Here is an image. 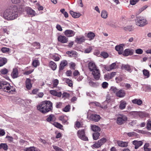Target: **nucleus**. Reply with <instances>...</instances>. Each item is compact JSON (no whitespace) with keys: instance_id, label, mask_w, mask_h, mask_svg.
<instances>
[{"instance_id":"nucleus-2","label":"nucleus","mask_w":151,"mask_h":151,"mask_svg":"<svg viewBox=\"0 0 151 151\" xmlns=\"http://www.w3.org/2000/svg\"><path fill=\"white\" fill-rule=\"evenodd\" d=\"M52 107V103L49 101H46L38 105L37 109L42 113H45L51 110Z\"/></svg>"},{"instance_id":"nucleus-56","label":"nucleus","mask_w":151,"mask_h":151,"mask_svg":"<svg viewBox=\"0 0 151 151\" xmlns=\"http://www.w3.org/2000/svg\"><path fill=\"white\" fill-rule=\"evenodd\" d=\"M147 128L148 130L151 129V121L150 120H148L147 123Z\"/></svg>"},{"instance_id":"nucleus-21","label":"nucleus","mask_w":151,"mask_h":151,"mask_svg":"<svg viewBox=\"0 0 151 151\" xmlns=\"http://www.w3.org/2000/svg\"><path fill=\"white\" fill-rule=\"evenodd\" d=\"M127 105L126 102L124 100H122L120 102L119 108L121 110H123L125 108Z\"/></svg>"},{"instance_id":"nucleus-24","label":"nucleus","mask_w":151,"mask_h":151,"mask_svg":"<svg viewBox=\"0 0 151 151\" xmlns=\"http://www.w3.org/2000/svg\"><path fill=\"white\" fill-rule=\"evenodd\" d=\"M68 63L67 61L65 60H64L62 61L60 64L59 69L60 70H63L64 67L66 66Z\"/></svg>"},{"instance_id":"nucleus-5","label":"nucleus","mask_w":151,"mask_h":151,"mask_svg":"<svg viewBox=\"0 0 151 151\" xmlns=\"http://www.w3.org/2000/svg\"><path fill=\"white\" fill-rule=\"evenodd\" d=\"M127 120V116L123 114H118L116 119V122L117 124L121 125Z\"/></svg>"},{"instance_id":"nucleus-3","label":"nucleus","mask_w":151,"mask_h":151,"mask_svg":"<svg viewBox=\"0 0 151 151\" xmlns=\"http://www.w3.org/2000/svg\"><path fill=\"white\" fill-rule=\"evenodd\" d=\"M2 87L4 91L9 93L13 94L15 91V88L13 86H11L10 84L6 82H4Z\"/></svg>"},{"instance_id":"nucleus-33","label":"nucleus","mask_w":151,"mask_h":151,"mask_svg":"<svg viewBox=\"0 0 151 151\" xmlns=\"http://www.w3.org/2000/svg\"><path fill=\"white\" fill-rule=\"evenodd\" d=\"M149 115L148 114L145 112L138 111V116L141 118L147 116Z\"/></svg>"},{"instance_id":"nucleus-48","label":"nucleus","mask_w":151,"mask_h":151,"mask_svg":"<svg viewBox=\"0 0 151 151\" xmlns=\"http://www.w3.org/2000/svg\"><path fill=\"white\" fill-rule=\"evenodd\" d=\"M147 7V5H145L142 8H140L139 9L138 12L136 13L137 14H138L142 12L143 11L145 10Z\"/></svg>"},{"instance_id":"nucleus-53","label":"nucleus","mask_w":151,"mask_h":151,"mask_svg":"<svg viewBox=\"0 0 151 151\" xmlns=\"http://www.w3.org/2000/svg\"><path fill=\"white\" fill-rule=\"evenodd\" d=\"M8 72V70L6 68H4L1 69L0 70V72L2 74H6Z\"/></svg>"},{"instance_id":"nucleus-6","label":"nucleus","mask_w":151,"mask_h":151,"mask_svg":"<svg viewBox=\"0 0 151 151\" xmlns=\"http://www.w3.org/2000/svg\"><path fill=\"white\" fill-rule=\"evenodd\" d=\"M77 134L78 137L81 140L85 141L88 140V138L86 136L84 129L79 130L77 132Z\"/></svg>"},{"instance_id":"nucleus-18","label":"nucleus","mask_w":151,"mask_h":151,"mask_svg":"<svg viewBox=\"0 0 151 151\" xmlns=\"http://www.w3.org/2000/svg\"><path fill=\"white\" fill-rule=\"evenodd\" d=\"M132 103L139 106H141L142 104V101L140 99H134L131 101Z\"/></svg>"},{"instance_id":"nucleus-23","label":"nucleus","mask_w":151,"mask_h":151,"mask_svg":"<svg viewBox=\"0 0 151 151\" xmlns=\"http://www.w3.org/2000/svg\"><path fill=\"white\" fill-rule=\"evenodd\" d=\"M50 93L53 95L58 97H60L62 95L61 92H57L55 90H51L50 91Z\"/></svg>"},{"instance_id":"nucleus-12","label":"nucleus","mask_w":151,"mask_h":151,"mask_svg":"<svg viewBox=\"0 0 151 151\" xmlns=\"http://www.w3.org/2000/svg\"><path fill=\"white\" fill-rule=\"evenodd\" d=\"M58 39L59 42L63 43H66L68 41V38L64 35H59L58 37Z\"/></svg>"},{"instance_id":"nucleus-46","label":"nucleus","mask_w":151,"mask_h":151,"mask_svg":"<svg viewBox=\"0 0 151 151\" xmlns=\"http://www.w3.org/2000/svg\"><path fill=\"white\" fill-rule=\"evenodd\" d=\"M91 129L94 132L100 131V128L96 125H93L91 126Z\"/></svg>"},{"instance_id":"nucleus-38","label":"nucleus","mask_w":151,"mask_h":151,"mask_svg":"<svg viewBox=\"0 0 151 151\" xmlns=\"http://www.w3.org/2000/svg\"><path fill=\"white\" fill-rule=\"evenodd\" d=\"M89 85L91 86L97 87L99 85V83L97 82H94L92 81H90L89 82Z\"/></svg>"},{"instance_id":"nucleus-10","label":"nucleus","mask_w":151,"mask_h":151,"mask_svg":"<svg viewBox=\"0 0 151 151\" xmlns=\"http://www.w3.org/2000/svg\"><path fill=\"white\" fill-rule=\"evenodd\" d=\"M134 50L131 48L125 49L123 52V55L125 56L131 55L133 54Z\"/></svg>"},{"instance_id":"nucleus-49","label":"nucleus","mask_w":151,"mask_h":151,"mask_svg":"<svg viewBox=\"0 0 151 151\" xmlns=\"http://www.w3.org/2000/svg\"><path fill=\"white\" fill-rule=\"evenodd\" d=\"M3 31L4 33L7 34L9 33V27H4L3 28Z\"/></svg>"},{"instance_id":"nucleus-62","label":"nucleus","mask_w":151,"mask_h":151,"mask_svg":"<svg viewBox=\"0 0 151 151\" xmlns=\"http://www.w3.org/2000/svg\"><path fill=\"white\" fill-rule=\"evenodd\" d=\"M129 137L136 136V133L134 132H131L127 133Z\"/></svg>"},{"instance_id":"nucleus-34","label":"nucleus","mask_w":151,"mask_h":151,"mask_svg":"<svg viewBox=\"0 0 151 151\" xmlns=\"http://www.w3.org/2000/svg\"><path fill=\"white\" fill-rule=\"evenodd\" d=\"M130 115L132 117L137 118L138 117V111H133L129 113Z\"/></svg>"},{"instance_id":"nucleus-29","label":"nucleus","mask_w":151,"mask_h":151,"mask_svg":"<svg viewBox=\"0 0 151 151\" xmlns=\"http://www.w3.org/2000/svg\"><path fill=\"white\" fill-rule=\"evenodd\" d=\"M33 66L35 67H36L40 65V63L38 58H35L33 60L32 63Z\"/></svg>"},{"instance_id":"nucleus-22","label":"nucleus","mask_w":151,"mask_h":151,"mask_svg":"<svg viewBox=\"0 0 151 151\" xmlns=\"http://www.w3.org/2000/svg\"><path fill=\"white\" fill-rule=\"evenodd\" d=\"M59 119L63 122V123L68 124V122H67L68 118L67 116H61L59 117Z\"/></svg>"},{"instance_id":"nucleus-13","label":"nucleus","mask_w":151,"mask_h":151,"mask_svg":"<svg viewBox=\"0 0 151 151\" xmlns=\"http://www.w3.org/2000/svg\"><path fill=\"white\" fill-rule=\"evenodd\" d=\"M126 92L122 89L118 90L116 94V96L119 98L124 97L126 95Z\"/></svg>"},{"instance_id":"nucleus-60","label":"nucleus","mask_w":151,"mask_h":151,"mask_svg":"<svg viewBox=\"0 0 151 151\" xmlns=\"http://www.w3.org/2000/svg\"><path fill=\"white\" fill-rule=\"evenodd\" d=\"M108 85L109 84L107 82H104L102 83V86L104 88H106L108 87Z\"/></svg>"},{"instance_id":"nucleus-43","label":"nucleus","mask_w":151,"mask_h":151,"mask_svg":"<svg viewBox=\"0 0 151 151\" xmlns=\"http://www.w3.org/2000/svg\"><path fill=\"white\" fill-rule=\"evenodd\" d=\"M106 139L104 138H103L99 140L98 142L100 147L106 142Z\"/></svg>"},{"instance_id":"nucleus-14","label":"nucleus","mask_w":151,"mask_h":151,"mask_svg":"<svg viewBox=\"0 0 151 151\" xmlns=\"http://www.w3.org/2000/svg\"><path fill=\"white\" fill-rule=\"evenodd\" d=\"M124 44H121L119 45L116 46L115 47V50L118 52L119 54H122L123 53V48Z\"/></svg>"},{"instance_id":"nucleus-61","label":"nucleus","mask_w":151,"mask_h":151,"mask_svg":"<svg viewBox=\"0 0 151 151\" xmlns=\"http://www.w3.org/2000/svg\"><path fill=\"white\" fill-rule=\"evenodd\" d=\"M139 0H130V3L131 4L134 5L138 2Z\"/></svg>"},{"instance_id":"nucleus-52","label":"nucleus","mask_w":151,"mask_h":151,"mask_svg":"<svg viewBox=\"0 0 151 151\" xmlns=\"http://www.w3.org/2000/svg\"><path fill=\"white\" fill-rule=\"evenodd\" d=\"M118 90L116 87L114 86L111 87L110 88V91L114 93L116 95Z\"/></svg>"},{"instance_id":"nucleus-30","label":"nucleus","mask_w":151,"mask_h":151,"mask_svg":"<svg viewBox=\"0 0 151 151\" xmlns=\"http://www.w3.org/2000/svg\"><path fill=\"white\" fill-rule=\"evenodd\" d=\"M70 13L72 16L74 18H78L81 15L79 13L74 12L72 11L70 12Z\"/></svg>"},{"instance_id":"nucleus-19","label":"nucleus","mask_w":151,"mask_h":151,"mask_svg":"<svg viewBox=\"0 0 151 151\" xmlns=\"http://www.w3.org/2000/svg\"><path fill=\"white\" fill-rule=\"evenodd\" d=\"M25 71L24 72V74L25 75H28L31 74L34 71L33 69L31 67H28L25 69Z\"/></svg>"},{"instance_id":"nucleus-42","label":"nucleus","mask_w":151,"mask_h":151,"mask_svg":"<svg viewBox=\"0 0 151 151\" xmlns=\"http://www.w3.org/2000/svg\"><path fill=\"white\" fill-rule=\"evenodd\" d=\"M95 36L94 33L91 32L88 33L87 35V37L90 40H93Z\"/></svg>"},{"instance_id":"nucleus-9","label":"nucleus","mask_w":151,"mask_h":151,"mask_svg":"<svg viewBox=\"0 0 151 151\" xmlns=\"http://www.w3.org/2000/svg\"><path fill=\"white\" fill-rule=\"evenodd\" d=\"M94 78L96 80H99L100 77V72L99 69L98 68L94 71L92 72Z\"/></svg>"},{"instance_id":"nucleus-17","label":"nucleus","mask_w":151,"mask_h":151,"mask_svg":"<svg viewBox=\"0 0 151 151\" xmlns=\"http://www.w3.org/2000/svg\"><path fill=\"white\" fill-rule=\"evenodd\" d=\"M31 82V80L29 78H27L25 81L26 88L28 90H30L32 86V85Z\"/></svg>"},{"instance_id":"nucleus-37","label":"nucleus","mask_w":151,"mask_h":151,"mask_svg":"<svg viewBox=\"0 0 151 151\" xmlns=\"http://www.w3.org/2000/svg\"><path fill=\"white\" fill-rule=\"evenodd\" d=\"M116 68V63H113L111 64L108 67H106V69L108 71H110V70L114 69Z\"/></svg>"},{"instance_id":"nucleus-40","label":"nucleus","mask_w":151,"mask_h":151,"mask_svg":"<svg viewBox=\"0 0 151 151\" xmlns=\"http://www.w3.org/2000/svg\"><path fill=\"white\" fill-rule=\"evenodd\" d=\"M55 116L52 114L50 115L47 118L46 120L47 121L50 122L52 121L55 120Z\"/></svg>"},{"instance_id":"nucleus-45","label":"nucleus","mask_w":151,"mask_h":151,"mask_svg":"<svg viewBox=\"0 0 151 151\" xmlns=\"http://www.w3.org/2000/svg\"><path fill=\"white\" fill-rule=\"evenodd\" d=\"M53 125L56 127L59 128L61 129H63V126L57 122H55L53 123Z\"/></svg>"},{"instance_id":"nucleus-50","label":"nucleus","mask_w":151,"mask_h":151,"mask_svg":"<svg viewBox=\"0 0 151 151\" xmlns=\"http://www.w3.org/2000/svg\"><path fill=\"white\" fill-rule=\"evenodd\" d=\"M65 80L66 82L68 84L69 86L71 87L73 86V83L71 80L68 78H65Z\"/></svg>"},{"instance_id":"nucleus-44","label":"nucleus","mask_w":151,"mask_h":151,"mask_svg":"<svg viewBox=\"0 0 151 151\" xmlns=\"http://www.w3.org/2000/svg\"><path fill=\"white\" fill-rule=\"evenodd\" d=\"M100 136V134L98 132H94L93 134V139L96 140Z\"/></svg>"},{"instance_id":"nucleus-25","label":"nucleus","mask_w":151,"mask_h":151,"mask_svg":"<svg viewBox=\"0 0 151 151\" xmlns=\"http://www.w3.org/2000/svg\"><path fill=\"white\" fill-rule=\"evenodd\" d=\"M11 75L13 78H17L18 76V70L17 68L14 69Z\"/></svg>"},{"instance_id":"nucleus-47","label":"nucleus","mask_w":151,"mask_h":151,"mask_svg":"<svg viewBox=\"0 0 151 151\" xmlns=\"http://www.w3.org/2000/svg\"><path fill=\"white\" fill-rule=\"evenodd\" d=\"M89 105L93 107L94 106H99L100 104L98 102H94L89 103Z\"/></svg>"},{"instance_id":"nucleus-51","label":"nucleus","mask_w":151,"mask_h":151,"mask_svg":"<svg viewBox=\"0 0 151 151\" xmlns=\"http://www.w3.org/2000/svg\"><path fill=\"white\" fill-rule=\"evenodd\" d=\"M149 146V145L148 143H146L145 144L144 146V149L145 151H150V149L148 147Z\"/></svg>"},{"instance_id":"nucleus-36","label":"nucleus","mask_w":151,"mask_h":151,"mask_svg":"<svg viewBox=\"0 0 151 151\" xmlns=\"http://www.w3.org/2000/svg\"><path fill=\"white\" fill-rule=\"evenodd\" d=\"M8 149V146L6 143H2L0 144V149H3L7 151Z\"/></svg>"},{"instance_id":"nucleus-31","label":"nucleus","mask_w":151,"mask_h":151,"mask_svg":"<svg viewBox=\"0 0 151 151\" xmlns=\"http://www.w3.org/2000/svg\"><path fill=\"white\" fill-rule=\"evenodd\" d=\"M24 151H40L39 149L34 147L26 148L24 149Z\"/></svg>"},{"instance_id":"nucleus-16","label":"nucleus","mask_w":151,"mask_h":151,"mask_svg":"<svg viewBox=\"0 0 151 151\" xmlns=\"http://www.w3.org/2000/svg\"><path fill=\"white\" fill-rule=\"evenodd\" d=\"M142 142L141 141H138L135 140L132 142V144L135 145L134 148L136 149L142 146Z\"/></svg>"},{"instance_id":"nucleus-54","label":"nucleus","mask_w":151,"mask_h":151,"mask_svg":"<svg viewBox=\"0 0 151 151\" xmlns=\"http://www.w3.org/2000/svg\"><path fill=\"white\" fill-rule=\"evenodd\" d=\"M52 147L53 149L55 150V151H64L61 148L58 147L55 145H53Z\"/></svg>"},{"instance_id":"nucleus-7","label":"nucleus","mask_w":151,"mask_h":151,"mask_svg":"<svg viewBox=\"0 0 151 151\" xmlns=\"http://www.w3.org/2000/svg\"><path fill=\"white\" fill-rule=\"evenodd\" d=\"M88 67L89 71L92 72L98 68L93 61H91L88 63Z\"/></svg>"},{"instance_id":"nucleus-64","label":"nucleus","mask_w":151,"mask_h":151,"mask_svg":"<svg viewBox=\"0 0 151 151\" xmlns=\"http://www.w3.org/2000/svg\"><path fill=\"white\" fill-rule=\"evenodd\" d=\"M53 85L54 87H56L59 83V81L57 79H55L53 81Z\"/></svg>"},{"instance_id":"nucleus-59","label":"nucleus","mask_w":151,"mask_h":151,"mask_svg":"<svg viewBox=\"0 0 151 151\" xmlns=\"http://www.w3.org/2000/svg\"><path fill=\"white\" fill-rule=\"evenodd\" d=\"M70 109V106L69 105L66 106L63 109V111L67 112L69 111Z\"/></svg>"},{"instance_id":"nucleus-28","label":"nucleus","mask_w":151,"mask_h":151,"mask_svg":"<svg viewBox=\"0 0 151 151\" xmlns=\"http://www.w3.org/2000/svg\"><path fill=\"white\" fill-rule=\"evenodd\" d=\"M7 59L6 58H0V67L5 64L7 63Z\"/></svg>"},{"instance_id":"nucleus-57","label":"nucleus","mask_w":151,"mask_h":151,"mask_svg":"<svg viewBox=\"0 0 151 151\" xmlns=\"http://www.w3.org/2000/svg\"><path fill=\"white\" fill-rule=\"evenodd\" d=\"M101 55L104 58H106L108 57V54L105 52H101Z\"/></svg>"},{"instance_id":"nucleus-1","label":"nucleus","mask_w":151,"mask_h":151,"mask_svg":"<svg viewBox=\"0 0 151 151\" xmlns=\"http://www.w3.org/2000/svg\"><path fill=\"white\" fill-rule=\"evenodd\" d=\"M18 12L16 7H10L5 10L3 14L0 13V15L8 20L15 19L18 16Z\"/></svg>"},{"instance_id":"nucleus-27","label":"nucleus","mask_w":151,"mask_h":151,"mask_svg":"<svg viewBox=\"0 0 151 151\" xmlns=\"http://www.w3.org/2000/svg\"><path fill=\"white\" fill-rule=\"evenodd\" d=\"M85 39L84 37L83 36L81 37H79L76 38V42L78 43H81L83 42Z\"/></svg>"},{"instance_id":"nucleus-32","label":"nucleus","mask_w":151,"mask_h":151,"mask_svg":"<svg viewBox=\"0 0 151 151\" xmlns=\"http://www.w3.org/2000/svg\"><path fill=\"white\" fill-rule=\"evenodd\" d=\"M49 66L53 70H55L57 68L56 64L55 62L52 61H50V62Z\"/></svg>"},{"instance_id":"nucleus-20","label":"nucleus","mask_w":151,"mask_h":151,"mask_svg":"<svg viewBox=\"0 0 151 151\" xmlns=\"http://www.w3.org/2000/svg\"><path fill=\"white\" fill-rule=\"evenodd\" d=\"M122 69L126 70L130 73H131L132 70V67L128 64L122 65Z\"/></svg>"},{"instance_id":"nucleus-15","label":"nucleus","mask_w":151,"mask_h":151,"mask_svg":"<svg viewBox=\"0 0 151 151\" xmlns=\"http://www.w3.org/2000/svg\"><path fill=\"white\" fill-rule=\"evenodd\" d=\"M100 119V116L98 114H91L90 116V119L95 122L98 121Z\"/></svg>"},{"instance_id":"nucleus-58","label":"nucleus","mask_w":151,"mask_h":151,"mask_svg":"<svg viewBox=\"0 0 151 151\" xmlns=\"http://www.w3.org/2000/svg\"><path fill=\"white\" fill-rule=\"evenodd\" d=\"M52 58L55 61H58L60 59V58L59 55H53Z\"/></svg>"},{"instance_id":"nucleus-55","label":"nucleus","mask_w":151,"mask_h":151,"mask_svg":"<svg viewBox=\"0 0 151 151\" xmlns=\"http://www.w3.org/2000/svg\"><path fill=\"white\" fill-rule=\"evenodd\" d=\"M52 147L53 149L55 150V151H64L61 148L58 147L55 145H53Z\"/></svg>"},{"instance_id":"nucleus-4","label":"nucleus","mask_w":151,"mask_h":151,"mask_svg":"<svg viewBox=\"0 0 151 151\" xmlns=\"http://www.w3.org/2000/svg\"><path fill=\"white\" fill-rule=\"evenodd\" d=\"M136 24L140 27H142L147 24L146 19L142 17L138 16L135 20Z\"/></svg>"},{"instance_id":"nucleus-41","label":"nucleus","mask_w":151,"mask_h":151,"mask_svg":"<svg viewBox=\"0 0 151 151\" xmlns=\"http://www.w3.org/2000/svg\"><path fill=\"white\" fill-rule=\"evenodd\" d=\"M108 14L107 12L105 10L102 11L101 13V17L102 18L106 19L108 17Z\"/></svg>"},{"instance_id":"nucleus-35","label":"nucleus","mask_w":151,"mask_h":151,"mask_svg":"<svg viewBox=\"0 0 151 151\" xmlns=\"http://www.w3.org/2000/svg\"><path fill=\"white\" fill-rule=\"evenodd\" d=\"M66 53L68 55L69 57H73L76 55V52L75 51L71 50L67 51Z\"/></svg>"},{"instance_id":"nucleus-63","label":"nucleus","mask_w":151,"mask_h":151,"mask_svg":"<svg viewBox=\"0 0 151 151\" xmlns=\"http://www.w3.org/2000/svg\"><path fill=\"white\" fill-rule=\"evenodd\" d=\"M135 52L137 54H141L143 53V51L142 49H138L135 50Z\"/></svg>"},{"instance_id":"nucleus-8","label":"nucleus","mask_w":151,"mask_h":151,"mask_svg":"<svg viewBox=\"0 0 151 151\" xmlns=\"http://www.w3.org/2000/svg\"><path fill=\"white\" fill-rule=\"evenodd\" d=\"M26 11L27 14L31 17L35 16L37 14L35 11L30 7H27L26 8Z\"/></svg>"},{"instance_id":"nucleus-39","label":"nucleus","mask_w":151,"mask_h":151,"mask_svg":"<svg viewBox=\"0 0 151 151\" xmlns=\"http://www.w3.org/2000/svg\"><path fill=\"white\" fill-rule=\"evenodd\" d=\"M143 75L146 77V78H148L150 76V72L147 70L144 69L142 70Z\"/></svg>"},{"instance_id":"nucleus-26","label":"nucleus","mask_w":151,"mask_h":151,"mask_svg":"<svg viewBox=\"0 0 151 151\" xmlns=\"http://www.w3.org/2000/svg\"><path fill=\"white\" fill-rule=\"evenodd\" d=\"M117 143L119 146L122 147H126L128 145V143L125 142L118 141L117 142Z\"/></svg>"},{"instance_id":"nucleus-11","label":"nucleus","mask_w":151,"mask_h":151,"mask_svg":"<svg viewBox=\"0 0 151 151\" xmlns=\"http://www.w3.org/2000/svg\"><path fill=\"white\" fill-rule=\"evenodd\" d=\"M64 34L67 37H71L75 35V32L71 30L67 29L64 32Z\"/></svg>"}]
</instances>
